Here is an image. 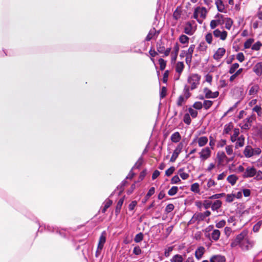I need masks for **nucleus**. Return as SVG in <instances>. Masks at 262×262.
<instances>
[{
  "instance_id": "obj_63",
  "label": "nucleus",
  "mask_w": 262,
  "mask_h": 262,
  "mask_svg": "<svg viewBox=\"0 0 262 262\" xmlns=\"http://www.w3.org/2000/svg\"><path fill=\"white\" fill-rule=\"evenodd\" d=\"M193 106L195 109L200 110L203 107V104L201 102H196L193 104Z\"/></svg>"
},
{
  "instance_id": "obj_33",
  "label": "nucleus",
  "mask_w": 262,
  "mask_h": 262,
  "mask_svg": "<svg viewBox=\"0 0 262 262\" xmlns=\"http://www.w3.org/2000/svg\"><path fill=\"white\" fill-rule=\"evenodd\" d=\"M189 38L185 35H181L179 37L180 42L184 45H187L189 42Z\"/></svg>"
},
{
  "instance_id": "obj_1",
  "label": "nucleus",
  "mask_w": 262,
  "mask_h": 262,
  "mask_svg": "<svg viewBox=\"0 0 262 262\" xmlns=\"http://www.w3.org/2000/svg\"><path fill=\"white\" fill-rule=\"evenodd\" d=\"M207 13V9L203 7L198 6L194 9L193 17L199 23L202 24Z\"/></svg>"
},
{
  "instance_id": "obj_3",
  "label": "nucleus",
  "mask_w": 262,
  "mask_h": 262,
  "mask_svg": "<svg viewBox=\"0 0 262 262\" xmlns=\"http://www.w3.org/2000/svg\"><path fill=\"white\" fill-rule=\"evenodd\" d=\"M200 78L201 77L196 74L190 75L187 79L188 83L189 84V89L191 90L196 89L200 83Z\"/></svg>"
},
{
  "instance_id": "obj_46",
  "label": "nucleus",
  "mask_w": 262,
  "mask_h": 262,
  "mask_svg": "<svg viewBox=\"0 0 262 262\" xmlns=\"http://www.w3.org/2000/svg\"><path fill=\"white\" fill-rule=\"evenodd\" d=\"M239 67V64L237 63H233L230 67L229 73L230 74H233L235 71Z\"/></svg>"
},
{
  "instance_id": "obj_58",
  "label": "nucleus",
  "mask_w": 262,
  "mask_h": 262,
  "mask_svg": "<svg viewBox=\"0 0 262 262\" xmlns=\"http://www.w3.org/2000/svg\"><path fill=\"white\" fill-rule=\"evenodd\" d=\"M186 100L185 99L184 97L183 96H180L178 98L177 105L179 106H181Z\"/></svg>"
},
{
  "instance_id": "obj_4",
  "label": "nucleus",
  "mask_w": 262,
  "mask_h": 262,
  "mask_svg": "<svg viewBox=\"0 0 262 262\" xmlns=\"http://www.w3.org/2000/svg\"><path fill=\"white\" fill-rule=\"evenodd\" d=\"M208 142V139L206 136H195L192 140L191 144H198L200 147L205 146Z\"/></svg>"
},
{
  "instance_id": "obj_61",
  "label": "nucleus",
  "mask_w": 262,
  "mask_h": 262,
  "mask_svg": "<svg viewBox=\"0 0 262 262\" xmlns=\"http://www.w3.org/2000/svg\"><path fill=\"white\" fill-rule=\"evenodd\" d=\"M180 181L181 180L178 176H174L172 178L171 180V183L172 184H177L180 182Z\"/></svg>"
},
{
  "instance_id": "obj_9",
  "label": "nucleus",
  "mask_w": 262,
  "mask_h": 262,
  "mask_svg": "<svg viewBox=\"0 0 262 262\" xmlns=\"http://www.w3.org/2000/svg\"><path fill=\"white\" fill-rule=\"evenodd\" d=\"M233 96L237 99H240L242 97L243 89L240 86H236L231 90Z\"/></svg>"
},
{
  "instance_id": "obj_57",
  "label": "nucleus",
  "mask_w": 262,
  "mask_h": 262,
  "mask_svg": "<svg viewBox=\"0 0 262 262\" xmlns=\"http://www.w3.org/2000/svg\"><path fill=\"white\" fill-rule=\"evenodd\" d=\"M236 59L241 62L245 60V56L243 53H238L236 55Z\"/></svg>"
},
{
  "instance_id": "obj_48",
  "label": "nucleus",
  "mask_w": 262,
  "mask_h": 262,
  "mask_svg": "<svg viewBox=\"0 0 262 262\" xmlns=\"http://www.w3.org/2000/svg\"><path fill=\"white\" fill-rule=\"evenodd\" d=\"M178 191V188L177 186H173L168 191V194L172 196L176 194Z\"/></svg>"
},
{
  "instance_id": "obj_56",
  "label": "nucleus",
  "mask_w": 262,
  "mask_h": 262,
  "mask_svg": "<svg viewBox=\"0 0 262 262\" xmlns=\"http://www.w3.org/2000/svg\"><path fill=\"white\" fill-rule=\"evenodd\" d=\"M188 112H189V114L193 118H195L198 115V112L196 110H195L192 108H189L188 110Z\"/></svg>"
},
{
  "instance_id": "obj_7",
  "label": "nucleus",
  "mask_w": 262,
  "mask_h": 262,
  "mask_svg": "<svg viewBox=\"0 0 262 262\" xmlns=\"http://www.w3.org/2000/svg\"><path fill=\"white\" fill-rule=\"evenodd\" d=\"M256 168L254 167H247L243 174V177L244 178H249L255 176L256 173Z\"/></svg>"
},
{
  "instance_id": "obj_37",
  "label": "nucleus",
  "mask_w": 262,
  "mask_h": 262,
  "mask_svg": "<svg viewBox=\"0 0 262 262\" xmlns=\"http://www.w3.org/2000/svg\"><path fill=\"white\" fill-rule=\"evenodd\" d=\"M222 205V202L220 200L215 201L211 206V209L213 210H216L221 207Z\"/></svg>"
},
{
  "instance_id": "obj_44",
  "label": "nucleus",
  "mask_w": 262,
  "mask_h": 262,
  "mask_svg": "<svg viewBox=\"0 0 262 262\" xmlns=\"http://www.w3.org/2000/svg\"><path fill=\"white\" fill-rule=\"evenodd\" d=\"M262 47V43L260 41H257L253 44L251 47L252 50L254 51H258Z\"/></svg>"
},
{
  "instance_id": "obj_35",
  "label": "nucleus",
  "mask_w": 262,
  "mask_h": 262,
  "mask_svg": "<svg viewBox=\"0 0 262 262\" xmlns=\"http://www.w3.org/2000/svg\"><path fill=\"white\" fill-rule=\"evenodd\" d=\"M195 48V45H191L189 48H188L187 53L186 54V55H187L188 58H192V54L193 53L194 50Z\"/></svg>"
},
{
  "instance_id": "obj_21",
  "label": "nucleus",
  "mask_w": 262,
  "mask_h": 262,
  "mask_svg": "<svg viewBox=\"0 0 262 262\" xmlns=\"http://www.w3.org/2000/svg\"><path fill=\"white\" fill-rule=\"evenodd\" d=\"M215 5L219 11L221 12H225V7L222 0H216L215 1Z\"/></svg>"
},
{
  "instance_id": "obj_20",
  "label": "nucleus",
  "mask_w": 262,
  "mask_h": 262,
  "mask_svg": "<svg viewBox=\"0 0 262 262\" xmlns=\"http://www.w3.org/2000/svg\"><path fill=\"white\" fill-rule=\"evenodd\" d=\"M253 71L257 76L262 75V62H258L254 66Z\"/></svg>"
},
{
  "instance_id": "obj_17",
  "label": "nucleus",
  "mask_w": 262,
  "mask_h": 262,
  "mask_svg": "<svg viewBox=\"0 0 262 262\" xmlns=\"http://www.w3.org/2000/svg\"><path fill=\"white\" fill-rule=\"evenodd\" d=\"M253 246V242L250 240L249 238L244 241V243H242L240 247L243 250H248L252 248Z\"/></svg>"
},
{
  "instance_id": "obj_29",
  "label": "nucleus",
  "mask_w": 262,
  "mask_h": 262,
  "mask_svg": "<svg viewBox=\"0 0 262 262\" xmlns=\"http://www.w3.org/2000/svg\"><path fill=\"white\" fill-rule=\"evenodd\" d=\"M190 190L194 193H200V185L199 183H195L191 185Z\"/></svg>"
},
{
  "instance_id": "obj_18",
  "label": "nucleus",
  "mask_w": 262,
  "mask_h": 262,
  "mask_svg": "<svg viewBox=\"0 0 262 262\" xmlns=\"http://www.w3.org/2000/svg\"><path fill=\"white\" fill-rule=\"evenodd\" d=\"M205 252V249L204 247L200 246L198 247L195 251V257L198 260H200L203 256Z\"/></svg>"
},
{
  "instance_id": "obj_34",
  "label": "nucleus",
  "mask_w": 262,
  "mask_h": 262,
  "mask_svg": "<svg viewBox=\"0 0 262 262\" xmlns=\"http://www.w3.org/2000/svg\"><path fill=\"white\" fill-rule=\"evenodd\" d=\"M184 68V64L183 62H178L176 67V71L180 74Z\"/></svg>"
},
{
  "instance_id": "obj_23",
  "label": "nucleus",
  "mask_w": 262,
  "mask_h": 262,
  "mask_svg": "<svg viewBox=\"0 0 262 262\" xmlns=\"http://www.w3.org/2000/svg\"><path fill=\"white\" fill-rule=\"evenodd\" d=\"M245 144V137L242 135L237 138L236 142L235 143V148H238V147H243Z\"/></svg>"
},
{
  "instance_id": "obj_8",
  "label": "nucleus",
  "mask_w": 262,
  "mask_h": 262,
  "mask_svg": "<svg viewBox=\"0 0 262 262\" xmlns=\"http://www.w3.org/2000/svg\"><path fill=\"white\" fill-rule=\"evenodd\" d=\"M253 120V117L252 116H250L244 120L243 122L239 124V126L242 129L247 130L251 126V122Z\"/></svg>"
},
{
  "instance_id": "obj_53",
  "label": "nucleus",
  "mask_w": 262,
  "mask_h": 262,
  "mask_svg": "<svg viewBox=\"0 0 262 262\" xmlns=\"http://www.w3.org/2000/svg\"><path fill=\"white\" fill-rule=\"evenodd\" d=\"M112 201L111 200H107L104 203V206L103 208L102 209V212H105L106 210V209L110 207V206L112 204Z\"/></svg>"
},
{
  "instance_id": "obj_5",
  "label": "nucleus",
  "mask_w": 262,
  "mask_h": 262,
  "mask_svg": "<svg viewBox=\"0 0 262 262\" xmlns=\"http://www.w3.org/2000/svg\"><path fill=\"white\" fill-rule=\"evenodd\" d=\"M199 155L201 160L204 161L211 157V150L209 147H204L199 152Z\"/></svg>"
},
{
  "instance_id": "obj_11",
  "label": "nucleus",
  "mask_w": 262,
  "mask_h": 262,
  "mask_svg": "<svg viewBox=\"0 0 262 262\" xmlns=\"http://www.w3.org/2000/svg\"><path fill=\"white\" fill-rule=\"evenodd\" d=\"M203 93L207 98H215L218 97L219 93L217 91L212 92L209 89L205 88L203 90Z\"/></svg>"
},
{
  "instance_id": "obj_45",
  "label": "nucleus",
  "mask_w": 262,
  "mask_h": 262,
  "mask_svg": "<svg viewBox=\"0 0 262 262\" xmlns=\"http://www.w3.org/2000/svg\"><path fill=\"white\" fill-rule=\"evenodd\" d=\"M205 38V40H206V42L208 43H209V44L212 43L213 36H212V34L211 33H210V32L207 33L206 34Z\"/></svg>"
},
{
  "instance_id": "obj_60",
  "label": "nucleus",
  "mask_w": 262,
  "mask_h": 262,
  "mask_svg": "<svg viewBox=\"0 0 262 262\" xmlns=\"http://www.w3.org/2000/svg\"><path fill=\"white\" fill-rule=\"evenodd\" d=\"M189 115V114H186L184 115V121L187 124H189L191 122V119Z\"/></svg>"
},
{
  "instance_id": "obj_38",
  "label": "nucleus",
  "mask_w": 262,
  "mask_h": 262,
  "mask_svg": "<svg viewBox=\"0 0 262 262\" xmlns=\"http://www.w3.org/2000/svg\"><path fill=\"white\" fill-rule=\"evenodd\" d=\"M178 174L180 175V177L183 180H186L189 177V174L188 173L184 172L183 169H180L179 170Z\"/></svg>"
},
{
  "instance_id": "obj_50",
  "label": "nucleus",
  "mask_w": 262,
  "mask_h": 262,
  "mask_svg": "<svg viewBox=\"0 0 262 262\" xmlns=\"http://www.w3.org/2000/svg\"><path fill=\"white\" fill-rule=\"evenodd\" d=\"M181 15V11L178 8L176 9L173 14V16L176 19H178L180 18Z\"/></svg>"
},
{
  "instance_id": "obj_6",
  "label": "nucleus",
  "mask_w": 262,
  "mask_h": 262,
  "mask_svg": "<svg viewBox=\"0 0 262 262\" xmlns=\"http://www.w3.org/2000/svg\"><path fill=\"white\" fill-rule=\"evenodd\" d=\"M106 242V233L105 231L103 232L101 236H100L99 243L98 244L97 249L96 251V255L98 256L100 253L101 251L102 250L103 248L104 244Z\"/></svg>"
},
{
  "instance_id": "obj_26",
  "label": "nucleus",
  "mask_w": 262,
  "mask_h": 262,
  "mask_svg": "<svg viewBox=\"0 0 262 262\" xmlns=\"http://www.w3.org/2000/svg\"><path fill=\"white\" fill-rule=\"evenodd\" d=\"M238 180V177L235 174H231L227 177V181L232 186L234 185Z\"/></svg>"
},
{
  "instance_id": "obj_15",
  "label": "nucleus",
  "mask_w": 262,
  "mask_h": 262,
  "mask_svg": "<svg viewBox=\"0 0 262 262\" xmlns=\"http://www.w3.org/2000/svg\"><path fill=\"white\" fill-rule=\"evenodd\" d=\"M215 37L220 38L222 40H225L227 36V32L225 31H221L219 29H215L213 31Z\"/></svg>"
},
{
  "instance_id": "obj_32",
  "label": "nucleus",
  "mask_w": 262,
  "mask_h": 262,
  "mask_svg": "<svg viewBox=\"0 0 262 262\" xmlns=\"http://www.w3.org/2000/svg\"><path fill=\"white\" fill-rule=\"evenodd\" d=\"M171 140L173 142H178L181 140V136L178 132L173 133L171 136Z\"/></svg>"
},
{
  "instance_id": "obj_10",
  "label": "nucleus",
  "mask_w": 262,
  "mask_h": 262,
  "mask_svg": "<svg viewBox=\"0 0 262 262\" xmlns=\"http://www.w3.org/2000/svg\"><path fill=\"white\" fill-rule=\"evenodd\" d=\"M216 19L212 20L210 22V26L212 29H214L217 26L221 25L223 23L220 18H223V15L221 14H217L215 16Z\"/></svg>"
},
{
  "instance_id": "obj_27",
  "label": "nucleus",
  "mask_w": 262,
  "mask_h": 262,
  "mask_svg": "<svg viewBox=\"0 0 262 262\" xmlns=\"http://www.w3.org/2000/svg\"><path fill=\"white\" fill-rule=\"evenodd\" d=\"M222 22H224L225 24V28L227 30H230L233 21L230 18H225L224 19L222 20Z\"/></svg>"
},
{
  "instance_id": "obj_55",
  "label": "nucleus",
  "mask_w": 262,
  "mask_h": 262,
  "mask_svg": "<svg viewBox=\"0 0 262 262\" xmlns=\"http://www.w3.org/2000/svg\"><path fill=\"white\" fill-rule=\"evenodd\" d=\"M256 174L255 177L254 179L257 181L261 180H262V171L260 170L257 171L256 170Z\"/></svg>"
},
{
  "instance_id": "obj_42",
  "label": "nucleus",
  "mask_w": 262,
  "mask_h": 262,
  "mask_svg": "<svg viewBox=\"0 0 262 262\" xmlns=\"http://www.w3.org/2000/svg\"><path fill=\"white\" fill-rule=\"evenodd\" d=\"M233 125L231 123L226 124L225 126L224 129V133L228 134L230 133V132L233 129Z\"/></svg>"
},
{
  "instance_id": "obj_31",
  "label": "nucleus",
  "mask_w": 262,
  "mask_h": 262,
  "mask_svg": "<svg viewBox=\"0 0 262 262\" xmlns=\"http://www.w3.org/2000/svg\"><path fill=\"white\" fill-rule=\"evenodd\" d=\"M207 48L208 47L205 42H201L197 48V50L200 52H205Z\"/></svg>"
},
{
  "instance_id": "obj_52",
  "label": "nucleus",
  "mask_w": 262,
  "mask_h": 262,
  "mask_svg": "<svg viewBox=\"0 0 262 262\" xmlns=\"http://www.w3.org/2000/svg\"><path fill=\"white\" fill-rule=\"evenodd\" d=\"M225 150L228 155L231 156L233 155V146L227 145L226 146Z\"/></svg>"
},
{
  "instance_id": "obj_40",
  "label": "nucleus",
  "mask_w": 262,
  "mask_h": 262,
  "mask_svg": "<svg viewBox=\"0 0 262 262\" xmlns=\"http://www.w3.org/2000/svg\"><path fill=\"white\" fill-rule=\"evenodd\" d=\"M243 71V69L242 68H241L238 69L235 73H234L230 77L229 80L230 82H233L234 79L236 78V77L239 75Z\"/></svg>"
},
{
  "instance_id": "obj_39",
  "label": "nucleus",
  "mask_w": 262,
  "mask_h": 262,
  "mask_svg": "<svg viewBox=\"0 0 262 262\" xmlns=\"http://www.w3.org/2000/svg\"><path fill=\"white\" fill-rule=\"evenodd\" d=\"M189 86L188 85H185L184 89V95L185 99L187 100L190 96V93H189Z\"/></svg>"
},
{
  "instance_id": "obj_62",
  "label": "nucleus",
  "mask_w": 262,
  "mask_h": 262,
  "mask_svg": "<svg viewBox=\"0 0 262 262\" xmlns=\"http://www.w3.org/2000/svg\"><path fill=\"white\" fill-rule=\"evenodd\" d=\"M142 252L141 249L139 246H136L134 248L133 253L135 255H140Z\"/></svg>"
},
{
  "instance_id": "obj_51",
  "label": "nucleus",
  "mask_w": 262,
  "mask_h": 262,
  "mask_svg": "<svg viewBox=\"0 0 262 262\" xmlns=\"http://www.w3.org/2000/svg\"><path fill=\"white\" fill-rule=\"evenodd\" d=\"M252 111L253 112L257 113L258 116H260L262 113L261 107L259 105H256L254 106L252 108Z\"/></svg>"
},
{
  "instance_id": "obj_30",
  "label": "nucleus",
  "mask_w": 262,
  "mask_h": 262,
  "mask_svg": "<svg viewBox=\"0 0 262 262\" xmlns=\"http://www.w3.org/2000/svg\"><path fill=\"white\" fill-rule=\"evenodd\" d=\"M220 235V231L219 230L215 229L211 233V238L214 241H216L219 239Z\"/></svg>"
},
{
  "instance_id": "obj_43",
  "label": "nucleus",
  "mask_w": 262,
  "mask_h": 262,
  "mask_svg": "<svg viewBox=\"0 0 262 262\" xmlns=\"http://www.w3.org/2000/svg\"><path fill=\"white\" fill-rule=\"evenodd\" d=\"M123 202H124L123 198L120 199L119 200V201L118 202V203L117 204L116 208V211H115L116 213H118L120 212L121 207L122 206V204L123 203Z\"/></svg>"
},
{
  "instance_id": "obj_41",
  "label": "nucleus",
  "mask_w": 262,
  "mask_h": 262,
  "mask_svg": "<svg viewBox=\"0 0 262 262\" xmlns=\"http://www.w3.org/2000/svg\"><path fill=\"white\" fill-rule=\"evenodd\" d=\"M254 42V39L253 38H249L247 39L245 42L244 43V47L245 49H249L250 47H252V45Z\"/></svg>"
},
{
  "instance_id": "obj_25",
  "label": "nucleus",
  "mask_w": 262,
  "mask_h": 262,
  "mask_svg": "<svg viewBox=\"0 0 262 262\" xmlns=\"http://www.w3.org/2000/svg\"><path fill=\"white\" fill-rule=\"evenodd\" d=\"M224 257L221 255H214L210 258V262H225Z\"/></svg>"
},
{
  "instance_id": "obj_47",
  "label": "nucleus",
  "mask_w": 262,
  "mask_h": 262,
  "mask_svg": "<svg viewBox=\"0 0 262 262\" xmlns=\"http://www.w3.org/2000/svg\"><path fill=\"white\" fill-rule=\"evenodd\" d=\"M213 104V102L210 100H205L203 103V107L206 110L209 108Z\"/></svg>"
},
{
  "instance_id": "obj_59",
  "label": "nucleus",
  "mask_w": 262,
  "mask_h": 262,
  "mask_svg": "<svg viewBox=\"0 0 262 262\" xmlns=\"http://www.w3.org/2000/svg\"><path fill=\"white\" fill-rule=\"evenodd\" d=\"M234 195L233 194H228L226 195V201L228 202H232L234 201Z\"/></svg>"
},
{
  "instance_id": "obj_2",
  "label": "nucleus",
  "mask_w": 262,
  "mask_h": 262,
  "mask_svg": "<svg viewBox=\"0 0 262 262\" xmlns=\"http://www.w3.org/2000/svg\"><path fill=\"white\" fill-rule=\"evenodd\" d=\"M248 234V231L244 230L240 234L236 235L231 244V247H234L237 245H239L240 247L242 243H244L245 241L249 238Z\"/></svg>"
},
{
  "instance_id": "obj_19",
  "label": "nucleus",
  "mask_w": 262,
  "mask_h": 262,
  "mask_svg": "<svg viewBox=\"0 0 262 262\" xmlns=\"http://www.w3.org/2000/svg\"><path fill=\"white\" fill-rule=\"evenodd\" d=\"M206 181L207 183L204 184L203 186L204 189L205 190H209L211 187L214 186L216 184L215 181L211 179H209L207 180Z\"/></svg>"
},
{
  "instance_id": "obj_36",
  "label": "nucleus",
  "mask_w": 262,
  "mask_h": 262,
  "mask_svg": "<svg viewBox=\"0 0 262 262\" xmlns=\"http://www.w3.org/2000/svg\"><path fill=\"white\" fill-rule=\"evenodd\" d=\"M171 262H183V258L182 255L176 254L170 260Z\"/></svg>"
},
{
  "instance_id": "obj_14",
  "label": "nucleus",
  "mask_w": 262,
  "mask_h": 262,
  "mask_svg": "<svg viewBox=\"0 0 262 262\" xmlns=\"http://www.w3.org/2000/svg\"><path fill=\"white\" fill-rule=\"evenodd\" d=\"M226 53V50L224 48H219L215 53L214 54L213 57L216 60H219L221 59Z\"/></svg>"
},
{
  "instance_id": "obj_16",
  "label": "nucleus",
  "mask_w": 262,
  "mask_h": 262,
  "mask_svg": "<svg viewBox=\"0 0 262 262\" xmlns=\"http://www.w3.org/2000/svg\"><path fill=\"white\" fill-rule=\"evenodd\" d=\"M195 29L193 27L190 22H187L184 27V32L187 35H192L194 34Z\"/></svg>"
},
{
  "instance_id": "obj_54",
  "label": "nucleus",
  "mask_w": 262,
  "mask_h": 262,
  "mask_svg": "<svg viewBox=\"0 0 262 262\" xmlns=\"http://www.w3.org/2000/svg\"><path fill=\"white\" fill-rule=\"evenodd\" d=\"M143 238V234L142 233L137 234L134 238V241L136 243H139L142 241Z\"/></svg>"
},
{
  "instance_id": "obj_49",
  "label": "nucleus",
  "mask_w": 262,
  "mask_h": 262,
  "mask_svg": "<svg viewBox=\"0 0 262 262\" xmlns=\"http://www.w3.org/2000/svg\"><path fill=\"white\" fill-rule=\"evenodd\" d=\"M159 63L160 64V70H164L166 66V61L162 58H160L159 59Z\"/></svg>"
},
{
  "instance_id": "obj_13",
  "label": "nucleus",
  "mask_w": 262,
  "mask_h": 262,
  "mask_svg": "<svg viewBox=\"0 0 262 262\" xmlns=\"http://www.w3.org/2000/svg\"><path fill=\"white\" fill-rule=\"evenodd\" d=\"M248 95L250 96H255L259 91V86L257 84H251L249 85Z\"/></svg>"
},
{
  "instance_id": "obj_24",
  "label": "nucleus",
  "mask_w": 262,
  "mask_h": 262,
  "mask_svg": "<svg viewBox=\"0 0 262 262\" xmlns=\"http://www.w3.org/2000/svg\"><path fill=\"white\" fill-rule=\"evenodd\" d=\"M244 154L245 157L247 158H250L253 156V148L250 146H246L244 151Z\"/></svg>"
},
{
  "instance_id": "obj_28",
  "label": "nucleus",
  "mask_w": 262,
  "mask_h": 262,
  "mask_svg": "<svg viewBox=\"0 0 262 262\" xmlns=\"http://www.w3.org/2000/svg\"><path fill=\"white\" fill-rule=\"evenodd\" d=\"M158 33L157 32L155 29L153 28L150 30L148 35L146 37V40L149 41L151 39H152L155 35H157Z\"/></svg>"
},
{
  "instance_id": "obj_12",
  "label": "nucleus",
  "mask_w": 262,
  "mask_h": 262,
  "mask_svg": "<svg viewBox=\"0 0 262 262\" xmlns=\"http://www.w3.org/2000/svg\"><path fill=\"white\" fill-rule=\"evenodd\" d=\"M182 147H183V145L181 143L179 144L177 146L176 148L174 149V150L171 156V157L170 160V162H173L176 161V160L178 158L179 155L181 152Z\"/></svg>"
},
{
  "instance_id": "obj_22",
  "label": "nucleus",
  "mask_w": 262,
  "mask_h": 262,
  "mask_svg": "<svg viewBox=\"0 0 262 262\" xmlns=\"http://www.w3.org/2000/svg\"><path fill=\"white\" fill-rule=\"evenodd\" d=\"M216 158L217 159L219 164H222L227 158L224 152H219L217 154Z\"/></svg>"
},
{
  "instance_id": "obj_64",
  "label": "nucleus",
  "mask_w": 262,
  "mask_h": 262,
  "mask_svg": "<svg viewBox=\"0 0 262 262\" xmlns=\"http://www.w3.org/2000/svg\"><path fill=\"white\" fill-rule=\"evenodd\" d=\"M174 169L175 168L174 167H170L169 168L166 170L165 174L167 176H170L174 172Z\"/></svg>"
}]
</instances>
